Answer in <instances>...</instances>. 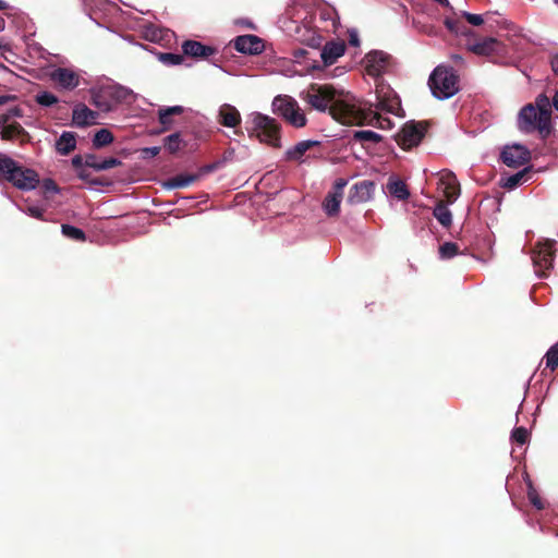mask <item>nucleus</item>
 <instances>
[{
	"label": "nucleus",
	"mask_w": 558,
	"mask_h": 558,
	"mask_svg": "<svg viewBox=\"0 0 558 558\" xmlns=\"http://www.w3.org/2000/svg\"><path fill=\"white\" fill-rule=\"evenodd\" d=\"M304 101L319 112L329 111L331 118L341 124H362L371 114V108H362L352 95L337 92L327 84H311L304 93Z\"/></svg>",
	"instance_id": "f257e3e1"
},
{
	"label": "nucleus",
	"mask_w": 558,
	"mask_h": 558,
	"mask_svg": "<svg viewBox=\"0 0 558 558\" xmlns=\"http://www.w3.org/2000/svg\"><path fill=\"white\" fill-rule=\"evenodd\" d=\"M0 182H7L20 191H32L38 186V173L27 169L8 156H0Z\"/></svg>",
	"instance_id": "f03ea898"
},
{
	"label": "nucleus",
	"mask_w": 558,
	"mask_h": 558,
	"mask_svg": "<svg viewBox=\"0 0 558 558\" xmlns=\"http://www.w3.org/2000/svg\"><path fill=\"white\" fill-rule=\"evenodd\" d=\"M134 94L119 84L107 85L92 90V105L101 112H112L121 105H131Z\"/></svg>",
	"instance_id": "7ed1b4c3"
},
{
	"label": "nucleus",
	"mask_w": 558,
	"mask_h": 558,
	"mask_svg": "<svg viewBox=\"0 0 558 558\" xmlns=\"http://www.w3.org/2000/svg\"><path fill=\"white\" fill-rule=\"evenodd\" d=\"M518 130L524 134L537 132L539 138L545 141L551 134V111H537L532 104L522 107L518 113Z\"/></svg>",
	"instance_id": "20e7f679"
},
{
	"label": "nucleus",
	"mask_w": 558,
	"mask_h": 558,
	"mask_svg": "<svg viewBox=\"0 0 558 558\" xmlns=\"http://www.w3.org/2000/svg\"><path fill=\"white\" fill-rule=\"evenodd\" d=\"M459 77L450 66H436L429 75L430 94L436 99L444 100L454 96L459 90Z\"/></svg>",
	"instance_id": "39448f33"
},
{
	"label": "nucleus",
	"mask_w": 558,
	"mask_h": 558,
	"mask_svg": "<svg viewBox=\"0 0 558 558\" xmlns=\"http://www.w3.org/2000/svg\"><path fill=\"white\" fill-rule=\"evenodd\" d=\"M272 112L282 117L283 120L296 129L305 126V113L300 109L294 98L288 95L277 96L272 99Z\"/></svg>",
	"instance_id": "423d86ee"
},
{
	"label": "nucleus",
	"mask_w": 558,
	"mask_h": 558,
	"mask_svg": "<svg viewBox=\"0 0 558 558\" xmlns=\"http://www.w3.org/2000/svg\"><path fill=\"white\" fill-rule=\"evenodd\" d=\"M272 112L282 117L283 120L296 129L305 126V113L300 109L294 98L288 95L277 96L272 99Z\"/></svg>",
	"instance_id": "0eeeda50"
},
{
	"label": "nucleus",
	"mask_w": 558,
	"mask_h": 558,
	"mask_svg": "<svg viewBox=\"0 0 558 558\" xmlns=\"http://www.w3.org/2000/svg\"><path fill=\"white\" fill-rule=\"evenodd\" d=\"M253 135L260 143L271 146L272 148L281 147L279 144V124L268 116L260 113L253 114Z\"/></svg>",
	"instance_id": "6e6552de"
},
{
	"label": "nucleus",
	"mask_w": 558,
	"mask_h": 558,
	"mask_svg": "<svg viewBox=\"0 0 558 558\" xmlns=\"http://www.w3.org/2000/svg\"><path fill=\"white\" fill-rule=\"evenodd\" d=\"M554 245L555 241L544 240L536 243V246L531 253L533 258L534 271L539 278H546V274L551 269L554 265Z\"/></svg>",
	"instance_id": "1a4fd4ad"
},
{
	"label": "nucleus",
	"mask_w": 558,
	"mask_h": 558,
	"mask_svg": "<svg viewBox=\"0 0 558 558\" xmlns=\"http://www.w3.org/2000/svg\"><path fill=\"white\" fill-rule=\"evenodd\" d=\"M426 126L424 122H408L398 132L397 143L403 150H410L420 145L425 137Z\"/></svg>",
	"instance_id": "9d476101"
},
{
	"label": "nucleus",
	"mask_w": 558,
	"mask_h": 558,
	"mask_svg": "<svg viewBox=\"0 0 558 558\" xmlns=\"http://www.w3.org/2000/svg\"><path fill=\"white\" fill-rule=\"evenodd\" d=\"M376 109L390 114H397L401 107L398 95L390 87L376 88Z\"/></svg>",
	"instance_id": "9b49d317"
},
{
	"label": "nucleus",
	"mask_w": 558,
	"mask_h": 558,
	"mask_svg": "<svg viewBox=\"0 0 558 558\" xmlns=\"http://www.w3.org/2000/svg\"><path fill=\"white\" fill-rule=\"evenodd\" d=\"M530 160V151L520 144L507 146L501 150V162L510 168H519Z\"/></svg>",
	"instance_id": "f8f14e48"
},
{
	"label": "nucleus",
	"mask_w": 558,
	"mask_h": 558,
	"mask_svg": "<svg viewBox=\"0 0 558 558\" xmlns=\"http://www.w3.org/2000/svg\"><path fill=\"white\" fill-rule=\"evenodd\" d=\"M347 186V181L344 179H338L332 185V191L326 195L324 198V203H322V208L326 210L327 217H336L339 214V204L341 203V197H343V189Z\"/></svg>",
	"instance_id": "ddd939ff"
},
{
	"label": "nucleus",
	"mask_w": 558,
	"mask_h": 558,
	"mask_svg": "<svg viewBox=\"0 0 558 558\" xmlns=\"http://www.w3.org/2000/svg\"><path fill=\"white\" fill-rule=\"evenodd\" d=\"M234 50L239 53L256 56L263 52V39L255 35H239L233 40Z\"/></svg>",
	"instance_id": "4468645a"
},
{
	"label": "nucleus",
	"mask_w": 558,
	"mask_h": 558,
	"mask_svg": "<svg viewBox=\"0 0 558 558\" xmlns=\"http://www.w3.org/2000/svg\"><path fill=\"white\" fill-rule=\"evenodd\" d=\"M49 80L59 86L60 89L72 90L80 84V76L69 68L54 69L49 74Z\"/></svg>",
	"instance_id": "2eb2a0df"
},
{
	"label": "nucleus",
	"mask_w": 558,
	"mask_h": 558,
	"mask_svg": "<svg viewBox=\"0 0 558 558\" xmlns=\"http://www.w3.org/2000/svg\"><path fill=\"white\" fill-rule=\"evenodd\" d=\"M98 119V112L87 108L84 104H77L73 107V113H71V121L73 125L77 128H86L96 123Z\"/></svg>",
	"instance_id": "dca6fc26"
},
{
	"label": "nucleus",
	"mask_w": 558,
	"mask_h": 558,
	"mask_svg": "<svg viewBox=\"0 0 558 558\" xmlns=\"http://www.w3.org/2000/svg\"><path fill=\"white\" fill-rule=\"evenodd\" d=\"M182 52L184 56L194 59H206L216 53V48L193 39H187L182 43Z\"/></svg>",
	"instance_id": "f3484780"
},
{
	"label": "nucleus",
	"mask_w": 558,
	"mask_h": 558,
	"mask_svg": "<svg viewBox=\"0 0 558 558\" xmlns=\"http://www.w3.org/2000/svg\"><path fill=\"white\" fill-rule=\"evenodd\" d=\"M372 191H374L373 182L362 181L354 183L353 187L349 190L348 203L351 205L366 203L371 199Z\"/></svg>",
	"instance_id": "a211bd4d"
},
{
	"label": "nucleus",
	"mask_w": 558,
	"mask_h": 558,
	"mask_svg": "<svg viewBox=\"0 0 558 558\" xmlns=\"http://www.w3.org/2000/svg\"><path fill=\"white\" fill-rule=\"evenodd\" d=\"M344 53L343 40L328 41L322 47L320 59L324 66H331Z\"/></svg>",
	"instance_id": "6ab92c4d"
},
{
	"label": "nucleus",
	"mask_w": 558,
	"mask_h": 558,
	"mask_svg": "<svg viewBox=\"0 0 558 558\" xmlns=\"http://www.w3.org/2000/svg\"><path fill=\"white\" fill-rule=\"evenodd\" d=\"M0 137L4 141H17L21 144L28 143L31 140L27 131H25L17 122H12L2 128V131H0Z\"/></svg>",
	"instance_id": "aec40b11"
},
{
	"label": "nucleus",
	"mask_w": 558,
	"mask_h": 558,
	"mask_svg": "<svg viewBox=\"0 0 558 558\" xmlns=\"http://www.w3.org/2000/svg\"><path fill=\"white\" fill-rule=\"evenodd\" d=\"M240 112L230 104H223L218 109V123L227 128H236L240 125Z\"/></svg>",
	"instance_id": "412c9836"
},
{
	"label": "nucleus",
	"mask_w": 558,
	"mask_h": 558,
	"mask_svg": "<svg viewBox=\"0 0 558 558\" xmlns=\"http://www.w3.org/2000/svg\"><path fill=\"white\" fill-rule=\"evenodd\" d=\"M388 64V54L383 51H373L367 54V73L372 76L380 75Z\"/></svg>",
	"instance_id": "4be33fe9"
},
{
	"label": "nucleus",
	"mask_w": 558,
	"mask_h": 558,
	"mask_svg": "<svg viewBox=\"0 0 558 558\" xmlns=\"http://www.w3.org/2000/svg\"><path fill=\"white\" fill-rule=\"evenodd\" d=\"M74 149H76V134L71 131H64L59 140H57V143H54V150L61 156H68Z\"/></svg>",
	"instance_id": "5701e85b"
},
{
	"label": "nucleus",
	"mask_w": 558,
	"mask_h": 558,
	"mask_svg": "<svg viewBox=\"0 0 558 558\" xmlns=\"http://www.w3.org/2000/svg\"><path fill=\"white\" fill-rule=\"evenodd\" d=\"M469 50L476 56H489L496 52L497 39L494 37H486L478 41L468 45Z\"/></svg>",
	"instance_id": "b1692460"
},
{
	"label": "nucleus",
	"mask_w": 558,
	"mask_h": 558,
	"mask_svg": "<svg viewBox=\"0 0 558 558\" xmlns=\"http://www.w3.org/2000/svg\"><path fill=\"white\" fill-rule=\"evenodd\" d=\"M121 161L114 157L106 158L101 161L96 160L95 155H86V167L94 169L95 171H104L109 169H116L120 167Z\"/></svg>",
	"instance_id": "393cba45"
},
{
	"label": "nucleus",
	"mask_w": 558,
	"mask_h": 558,
	"mask_svg": "<svg viewBox=\"0 0 558 558\" xmlns=\"http://www.w3.org/2000/svg\"><path fill=\"white\" fill-rule=\"evenodd\" d=\"M183 113V107L177 105L173 107L158 109V122L162 125V132L169 131L172 125V117Z\"/></svg>",
	"instance_id": "a878e982"
},
{
	"label": "nucleus",
	"mask_w": 558,
	"mask_h": 558,
	"mask_svg": "<svg viewBox=\"0 0 558 558\" xmlns=\"http://www.w3.org/2000/svg\"><path fill=\"white\" fill-rule=\"evenodd\" d=\"M317 145H319L318 142L311 140L299 142L293 146V148L286 151V158L291 161H300V159L305 155V151L316 147Z\"/></svg>",
	"instance_id": "bb28decb"
},
{
	"label": "nucleus",
	"mask_w": 558,
	"mask_h": 558,
	"mask_svg": "<svg viewBox=\"0 0 558 558\" xmlns=\"http://www.w3.org/2000/svg\"><path fill=\"white\" fill-rule=\"evenodd\" d=\"M433 216H435L436 220L440 222L441 227L450 228L452 225V214H450L445 202H438V204H436L435 210H433Z\"/></svg>",
	"instance_id": "cd10ccee"
},
{
	"label": "nucleus",
	"mask_w": 558,
	"mask_h": 558,
	"mask_svg": "<svg viewBox=\"0 0 558 558\" xmlns=\"http://www.w3.org/2000/svg\"><path fill=\"white\" fill-rule=\"evenodd\" d=\"M444 24H446L447 31L453 33L457 36L469 37L472 35V29L464 25V23L459 19L447 17L446 21H444Z\"/></svg>",
	"instance_id": "c85d7f7f"
},
{
	"label": "nucleus",
	"mask_w": 558,
	"mask_h": 558,
	"mask_svg": "<svg viewBox=\"0 0 558 558\" xmlns=\"http://www.w3.org/2000/svg\"><path fill=\"white\" fill-rule=\"evenodd\" d=\"M363 124H369L375 128H378L380 130H387L392 128V121L388 118H383L380 114L374 112L371 110V114L367 116V119H365L364 123L362 124H345V125H363Z\"/></svg>",
	"instance_id": "c756f323"
},
{
	"label": "nucleus",
	"mask_w": 558,
	"mask_h": 558,
	"mask_svg": "<svg viewBox=\"0 0 558 558\" xmlns=\"http://www.w3.org/2000/svg\"><path fill=\"white\" fill-rule=\"evenodd\" d=\"M195 174H180L174 175L173 178L168 180V183H166V186L168 189H185L190 186L192 183L196 181Z\"/></svg>",
	"instance_id": "7c9ffc66"
},
{
	"label": "nucleus",
	"mask_w": 558,
	"mask_h": 558,
	"mask_svg": "<svg viewBox=\"0 0 558 558\" xmlns=\"http://www.w3.org/2000/svg\"><path fill=\"white\" fill-rule=\"evenodd\" d=\"M530 168L522 169L518 171L515 174H511L506 178L504 181V189L513 190L517 189L520 184L526 182V178L529 177Z\"/></svg>",
	"instance_id": "2f4dec72"
},
{
	"label": "nucleus",
	"mask_w": 558,
	"mask_h": 558,
	"mask_svg": "<svg viewBox=\"0 0 558 558\" xmlns=\"http://www.w3.org/2000/svg\"><path fill=\"white\" fill-rule=\"evenodd\" d=\"M387 190H389V194H391L392 197H396L399 201H405L409 198V190L401 180L387 183Z\"/></svg>",
	"instance_id": "473e14b6"
},
{
	"label": "nucleus",
	"mask_w": 558,
	"mask_h": 558,
	"mask_svg": "<svg viewBox=\"0 0 558 558\" xmlns=\"http://www.w3.org/2000/svg\"><path fill=\"white\" fill-rule=\"evenodd\" d=\"M353 140H354V142L361 143V144H364V143L378 144L381 142V135L377 134L374 131L362 130V131L354 132Z\"/></svg>",
	"instance_id": "72a5a7b5"
},
{
	"label": "nucleus",
	"mask_w": 558,
	"mask_h": 558,
	"mask_svg": "<svg viewBox=\"0 0 558 558\" xmlns=\"http://www.w3.org/2000/svg\"><path fill=\"white\" fill-rule=\"evenodd\" d=\"M112 141H114L112 133L107 129H101L95 133V136H93V147H95V149H100L111 144Z\"/></svg>",
	"instance_id": "f704fd0d"
},
{
	"label": "nucleus",
	"mask_w": 558,
	"mask_h": 558,
	"mask_svg": "<svg viewBox=\"0 0 558 558\" xmlns=\"http://www.w3.org/2000/svg\"><path fill=\"white\" fill-rule=\"evenodd\" d=\"M183 141L179 132H175L168 137L163 138V147L168 149L169 154H175L181 149Z\"/></svg>",
	"instance_id": "c9c22d12"
},
{
	"label": "nucleus",
	"mask_w": 558,
	"mask_h": 558,
	"mask_svg": "<svg viewBox=\"0 0 558 558\" xmlns=\"http://www.w3.org/2000/svg\"><path fill=\"white\" fill-rule=\"evenodd\" d=\"M60 230H62V235L70 240H73L75 242L85 241V233L80 228H75L70 225H62V227H60Z\"/></svg>",
	"instance_id": "e433bc0d"
},
{
	"label": "nucleus",
	"mask_w": 558,
	"mask_h": 558,
	"mask_svg": "<svg viewBox=\"0 0 558 558\" xmlns=\"http://www.w3.org/2000/svg\"><path fill=\"white\" fill-rule=\"evenodd\" d=\"M35 102L43 108H50L58 102V98L50 92H38L35 95Z\"/></svg>",
	"instance_id": "4c0bfd02"
},
{
	"label": "nucleus",
	"mask_w": 558,
	"mask_h": 558,
	"mask_svg": "<svg viewBox=\"0 0 558 558\" xmlns=\"http://www.w3.org/2000/svg\"><path fill=\"white\" fill-rule=\"evenodd\" d=\"M444 196H446L447 203L449 204H452L458 199L459 185L453 175H451V181L447 182L446 189H444Z\"/></svg>",
	"instance_id": "58836bf2"
},
{
	"label": "nucleus",
	"mask_w": 558,
	"mask_h": 558,
	"mask_svg": "<svg viewBox=\"0 0 558 558\" xmlns=\"http://www.w3.org/2000/svg\"><path fill=\"white\" fill-rule=\"evenodd\" d=\"M545 366L554 372L558 366V342L549 348V351L545 353Z\"/></svg>",
	"instance_id": "ea45409f"
},
{
	"label": "nucleus",
	"mask_w": 558,
	"mask_h": 558,
	"mask_svg": "<svg viewBox=\"0 0 558 558\" xmlns=\"http://www.w3.org/2000/svg\"><path fill=\"white\" fill-rule=\"evenodd\" d=\"M531 105H533L538 112H551V109L554 108L551 106L550 98H548L545 94H539L538 97H536V100H534V104Z\"/></svg>",
	"instance_id": "a19ab883"
},
{
	"label": "nucleus",
	"mask_w": 558,
	"mask_h": 558,
	"mask_svg": "<svg viewBox=\"0 0 558 558\" xmlns=\"http://www.w3.org/2000/svg\"><path fill=\"white\" fill-rule=\"evenodd\" d=\"M184 54H177L173 52H162L158 56V60L167 65H180L183 62Z\"/></svg>",
	"instance_id": "79ce46f5"
},
{
	"label": "nucleus",
	"mask_w": 558,
	"mask_h": 558,
	"mask_svg": "<svg viewBox=\"0 0 558 558\" xmlns=\"http://www.w3.org/2000/svg\"><path fill=\"white\" fill-rule=\"evenodd\" d=\"M459 247L454 242H446L440 246V258L441 259H450L451 257L458 255Z\"/></svg>",
	"instance_id": "37998d69"
},
{
	"label": "nucleus",
	"mask_w": 558,
	"mask_h": 558,
	"mask_svg": "<svg viewBox=\"0 0 558 558\" xmlns=\"http://www.w3.org/2000/svg\"><path fill=\"white\" fill-rule=\"evenodd\" d=\"M511 439L518 445H524L526 444V440H529V430L522 426H519L512 429Z\"/></svg>",
	"instance_id": "c03bdc74"
},
{
	"label": "nucleus",
	"mask_w": 558,
	"mask_h": 558,
	"mask_svg": "<svg viewBox=\"0 0 558 558\" xmlns=\"http://www.w3.org/2000/svg\"><path fill=\"white\" fill-rule=\"evenodd\" d=\"M462 17L473 26H481L483 24V17L478 14L462 12Z\"/></svg>",
	"instance_id": "a18cd8bd"
},
{
	"label": "nucleus",
	"mask_w": 558,
	"mask_h": 558,
	"mask_svg": "<svg viewBox=\"0 0 558 558\" xmlns=\"http://www.w3.org/2000/svg\"><path fill=\"white\" fill-rule=\"evenodd\" d=\"M75 171H76V177H78V179H81L82 181L88 182V183H92L95 185L101 184V182H99L98 179H88V177L90 174L88 173L87 169H75Z\"/></svg>",
	"instance_id": "49530a36"
},
{
	"label": "nucleus",
	"mask_w": 558,
	"mask_h": 558,
	"mask_svg": "<svg viewBox=\"0 0 558 558\" xmlns=\"http://www.w3.org/2000/svg\"><path fill=\"white\" fill-rule=\"evenodd\" d=\"M71 167H73L75 170L88 169L85 167V156L82 157L81 155H76L75 157L71 158Z\"/></svg>",
	"instance_id": "de8ad7c7"
},
{
	"label": "nucleus",
	"mask_w": 558,
	"mask_h": 558,
	"mask_svg": "<svg viewBox=\"0 0 558 558\" xmlns=\"http://www.w3.org/2000/svg\"><path fill=\"white\" fill-rule=\"evenodd\" d=\"M43 189L46 193H56L58 192V186L56 185L52 179H44Z\"/></svg>",
	"instance_id": "09e8293b"
},
{
	"label": "nucleus",
	"mask_w": 558,
	"mask_h": 558,
	"mask_svg": "<svg viewBox=\"0 0 558 558\" xmlns=\"http://www.w3.org/2000/svg\"><path fill=\"white\" fill-rule=\"evenodd\" d=\"M307 46L313 49H317L322 46V36L316 35L315 33H311L310 38H307Z\"/></svg>",
	"instance_id": "8fccbe9b"
},
{
	"label": "nucleus",
	"mask_w": 558,
	"mask_h": 558,
	"mask_svg": "<svg viewBox=\"0 0 558 558\" xmlns=\"http://www.w3.org/2000/svg\"><path fill=\"white\" fill-rule=\"evenodd\" d=\"M158 154H159L158 146L142 148V158H154V157L158 156Z\"/></svg>",
	"instance_id": "3c124183"
},
{
	"label": "nucleus",
	"mask_w": 558,
	"mask_h": 558,
	"mask_svg": "<svg viewBox=\"0 0 558 558\" xmlns=\"http://www.w3.org/2000/svg\"><path fill=\"white\" fill-rule=\"evenodd\" d=\"M27 215L32 218L41 219L44 216V210L38 207H27Z\"/></svg>",
	"instance_id": "603ef678"
},
{
	"label": "nucleus",
	"mask_w": 558,
	"mask_h": 558,
	"mask_svg": "<svg viewBox=\"0 0 558 558\" xmlns=\"http://www.w3.org/2000/svg\"><path fill=\"white\" fill-rule=\"evenodd\" d=\"M529 500H531V504H533L534 508L538 510L543 509V502H541L539 497L535 493H529Z\"/></svg>",
	"instance_id": "864d4df0"
},
{
	"label": "nucleus",
	"mask_w": 558,
	"mask_h": 558,
	"mask_svg": "<svg viewBox=\"0 0 558 558\" xmlns=\"http://www.w3.org/2000/svg\"><path fill=\"white\" fill-rule=\"evenodd\" d=\"M550 69H553L554 74L558 76V54L550 58Z\"/></svg>",
	"instance_id": "5fc2aeb1"
},
{
	"label": "nucleus",
	"mask_w": 558,
	"mask_h": 558,
	"mask_svg": "<svg viewBox=\"0 0 558 558\" xmlns=\"http://www.w3.org/2000/svg\"><path fill=\"white\" fill-rule=\"evenodd\" d=\"M14 99L11 95H0V106H4L10 100Z\"/></svg>",
	"instance_id": "6e6d98bb"
},
{
	"label": "nucleus",
	"mask_w": 558,
	"mask_h": 558,
	"mask_svg": "<svg viewBox=\"0 0 558 558\" xmlns=\"http://www.w3.org/2000/svg\"><path fill=\"white\" fill-rule=\"evenodd\" d=\"M553 107H554V110H556L558 112V90H556V93H554Z\"/></svg>",
	"instance_id": "4d7b16f0"
},
{
	"label": "nucleus",
	"mask_w": 558,
	"mask_h": 558,
	"mask_svg": "<svg viewBox=\"0 0 558 558\" xmlns=\"http://www.w3.org/2000/svg\"><path fill=\"white\" fill-rule=\"evenodd\" d=\"M305 54H306L305 49H299V50L294 51V57H296V58L305 57Z\"/></svg>",
	"instance_id": "13d9d810"
},
{
	"label": "nucleus",
	"mask_w": 558,
	"mask_h": 558,
	"mask_svg": "<svg viewBox=\"0 0 558 558\" xmlns=\"http://www.w3.org/2000/svg\"><path fill=\"white\" fill-rule=\"evenodd\" d=\"M349 44L357 46V36L351 35V37H349Z\"/></svg>",
	"instance_id": "bf43d9fd"
},
{
	"label": "nucleus",
	"mask_w": 558,
	"mask_h": 558,
	"mask_svg": "<svg viewBox=\"0 0 558 558\" xmlns=\"http://www.w3.org/2000/svg\"><path fill=\"white\" fill-rule=\"evenodd\" d=\"M435 1L436 3L442 5V7H450V3H448V0H433Z\"/></svg>",
	"instance_id": "052dcab7"
},
{
	"label": "nucleus",
	"mask_w": 558,
	"mask_h": 558,
	"mask_svg": "<svg viewBox=\"0 0 558 558\" xmlns=\"http://www.w3.org/2000/svg\"><path fill=\"white\" fill-rule=\"evenodd\" d=\"M213 170H214V165H208V166H206V168H204V171H206V172H210Z\"/></svg>",
	"instance_id": "680f3d73"
},
{
	"label": "nucleus",
	"mask_w": 558,
	"mask_h": 558,
	"mask_svg": "<svg viewBox=\"0 0 558 558\" xmlns=\"http://www.w3.org/2000/svg\"><path fill=\"white\" fill-rule=\"evenodd\" d=\"M5 9V2H3L2 0H0V10H3Z\"/></svg>",
	"instance_id": "e2e57ef3"
},
{
	"label": "nucleus",
	"mask_w": 558,
	"mask_h": 558,
	"mask_svg": "<svg viewBox=\"0 0 558 558\" xmlns=\"http://www.w3.org/2000/svg\"><path fill=\"white\" fill-rule=\"evenodd\" d=\"M3 29V20L0 19V31Z\"/></svg>",
	"instance_id": "0e129e2a"
},
{
	"label": "nucleus",
	"mask_w": 558,
	"mask_h": 558,
	"mask_svg": "<svg viewBox=\"0 0 558 558\" xmlns=\"http://www.w3.org/2000/svg\"><path fill=\"white\" fill-rule=\"evenodd\" d=\"M454 60H461L459 56H454Z\"/></svg>",
	"instance_id": "69168bd1"
},
{
	"label": "nucleus",
	"mask_w": 558,
	"mask_h": 558,
	"mask_svg": "<svg viewBox=\"0 0 558 558\" xmlns=\"http://www.w3.org/2000/svg\"><path fill=\"white\" fill-rule=\"evenodd\" d=\"M554 3H558V0H554Z\"/></svg>",
	"instance_id": "338daca9"
},
{
	"label": "nucleus",
	"mask_w": 558,
	"mask_h": 558,
	"mask_svg": "<svg viewBox=\"0 0 558 558\" xmlns=\"http://www.w3.org/2000/svg\"><path fill=\"white\" fill-rule=\"evenodd\" d=\"M0 49H1V44H0Z\"/></svg>",
	"instance_id": "774afa93"
}]
</instances>
